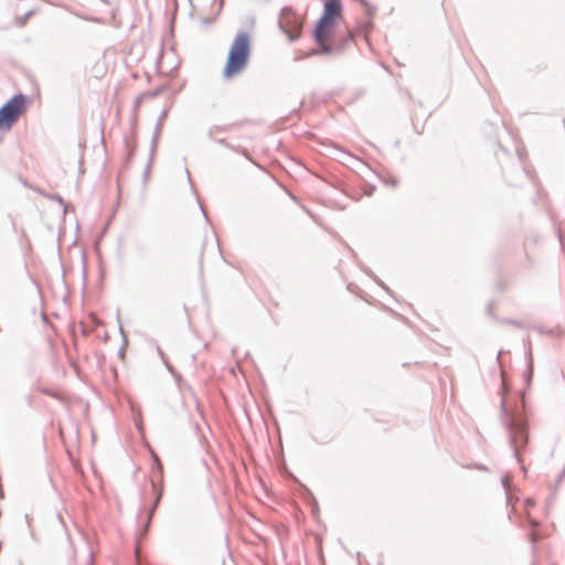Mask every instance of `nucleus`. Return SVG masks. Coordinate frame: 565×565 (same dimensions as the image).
<instances>
[{"label":"nucleus","mask_w":565,"mask_h":565,"mask_svg":"<svg viewBox=\"0 0 565 565\" xmlns=\"http://www.w3.org/2000/svg\"><path fill=\"white\" fill-rule=\"evenodd\" d=\"M313 39L323 54L340 51L352 40L351 32L343 28L340 0H328L324 3L323 13L313 31Z\"/></svg>","instance_id":"f257e3e1"},{"label":"nucleus","mask_w":565,"mask_h":565,"mask_svg":"<svg viewBox=\"0 0 565 565\" xmlns=\"http://www.w3.org/2000/svg\"><path fill=\"white\" fill-rule=\"evenodd\" d=\"M252 51L250 35L246 32L238 33L230 46L227 58L222 74L226 79L242 74L248 65Z\"/></svg>","instance_id":"f03ea898"},{"label":"nucleus","mask_w":565,"mask_h":565,"mask_svg":"<svg viewBox=\"0 0 565 565\" xmlns=\"http://www.w3.org/2000/svg\"><path fill=\"white\" fill-rule=\"evenodd\" d=\"M28 98L18 94L0 108V130H10L18 119L26 111Z\"/></svg>","instance_id":"7ed1b4c3"},{"label":"nucleus","mask_w":565,"mask_h":565,"mask_svg":"<svg viewBox=\"0 0 565 565\" xmlns=\"http://www.w3.org/2000/svg\"><path fill=\"white\" fill-rule=\"evenodd\" d=\"M303 24L302 15L298 14L291 8H284L279 18L280 29L294 41L301 35Z\"/></svg>","instance_id":"20e7f679"},{"label":"nucleus","mask_w":565,"mask_h":565,"mask_svg":"<svg viewBox=\"0 0 565 565\" xmlns=\"http://www.w3.org/2000/svg\"><path fill=\"white\" fill-rule=\"evenodd\" d=\"M39 392H41L42 394L49 395L53 398H56L58 401H62V402H66L68 399L66 393H64L63 391H52L49 388H39Z\"/></svg>","instance_id":"39448f33"},{"label":"nucleus","mask_w":565,"mask_h":565,"mask_svg":"<svg viewBox=\"0 0 565 565\" xmlns=\"http://www.w3.org/2000/svg\"><path fill=\"white\" fill-rule=\"evenodd\" d=\"M105 72H106V70H105V68H104V70H102V72H100V76H103V75L105 74Z\"/></svg>","instance_id":"423d86ee"}]
</instances>
